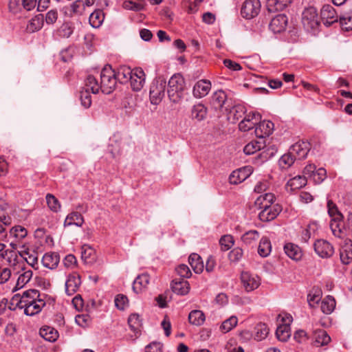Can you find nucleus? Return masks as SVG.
<instances>
[{"label": "nucleus", "instance_id": "79ce46f5", "mask_svg": "<svg viewBox=\"0 0 352 352\" xmlns=\"http://www.w3.org/2000/svg\"><path fill=\"white\" fill-rule=\"evenodd\" d=\"M339 21L342 29L346 31L352 30V9L340 15Z\"/></svg>", "mask_w": 352, "mask_h": 352}, {"label": "nucleus", "instance_id": "09e8293b", "mask_svg": "<svg viewBox=\"0 0 352 352\" xmlns=\"http://www.w3.org/2000/svg\"><path fill=\"white\" fill-rule=\"evenodd\" d=\"M269 333V329L264 323H258L255 327L254 339L261 341L265 339Z\"/></svg>", "mask_w": 352, "mask_h": 352}, {"label": "nucleus", "instance_id": "8fccbe9b", "mask_svg": "<svg viewBox=\"0 0 352 352\" xmlns=\"http://www.w3.org/2000/svg\"><path fill=\"white\" fill-rule=\"evenodd\" d=\"M259 232L257 230H252L244 233L241 236V240L244 243L250 245L254 243L259 238Z\"/></svg>", "mask_w": 352, "mask_h": 352}, {"label": "nucleus", "instance_id": "680f3d73", "mask_svg": "<svg viewBox=\"0 0 352 352\" xmlns=\"http://www.w3.org/2000/svg\"><path fill=\"white\" fill-rule=\"evenodd\" d=\"M91 93L85 89L80 91V98L81 104L85 108L89 107L91 104Z\"/></svg>", "mask_w": 352, "mask_h": 352}, {"label": "nucleus", "instance_id": "7c9ffc66", "mask_svg": "<svg viewBox=\"0 0 352 352\" xmlns=\"http://www.w3.org/2000/svg\"><path fill=\"white\" fill-rule=\"evenodd\" d=\"M133 69L127 66H120L116 72V76L118 81L120 83L128 82L133 75Z\"/></svg>", "mask_w": 352, "mask_h": 352}, {"label": "nucleus", "instance_id": "ddd939ff", "mask_svg": "<svg viewBox=\"0 0 352 352\" xmlns=\"http://www.w3.org/2000/svg\"><path fill=\"white\" fill-rule=\"evenodd\" d=\"M131 87L135 91H140L145 83V74L142 68L133 69V75L129 79Z\"/></svg>", "mask_w": 352, "mask_h": 352}, {"label": "nucleus", "instance_id": "72a5a7b5", "mask_svg": "<svg viewBox=\"0 0 352 352\" xmlns=\"http://www.w3.org/2000/svg\"><path fill=\"white\" fill-rule=\"evenodd\" d=\"M314 338L316 346L327 345L331 341L330 336L327 334V333L325 331L322 329L315 331Z\"/></svg>", "mask_w": 352, "mask_h": 352}, {"label": "nucleus", "instance_id": "774afa93", "mask_svg": "<svg viewBox=\"0 0 352 352\" xmlns=\"http://www.w3.org/2000/svg\"><path fill=\"white\" fill-rule=\"evenodd\" d=\"M162 344L153 342L148 344L145 348V352H162Z\"/></svg>", "mask_w": 352, "mask_h": 352}, {"label": "nucleus", "instance_id": "e433bc0d", "mask_svg": "<svg viewBox=\"0 0 352 352\" xmlns=\"http://www.w3.org/2000/svg\"><path fill=\"white\" fill-rule=\"evenodd\" d=\"M84 89L96 94L100 90V86L94 76L89 75L85 80Z\"/></svg>", "mask_w": 352, "mask_h": 352}, {"label": "nucleus", "instance_id": "473e14b6", "mask_svg": "<svg viewBox=\"0 0 352 352\" xmlns=\"http://www.w3.org/2000/svg\"><path fill=\"white\" fill-rule=\"evenodd\" d=\"M205 320V314L201 310H192L188 314V321L192 325L201 326L204 323Z\"/></svg>", "mask_w": 352, "mask_h": 352}, {"label": "nucleus", "instance_id": "1a4fd4ad", "mask_svg": "<svg viewBox=\"0 0 352 352\" xmlns=\"http://www.w3.org/2000/svg\"><path fill=\"white\" fill-rule=\"evenodd\" d=\"M261 119V116L259 113L250 112L245 114L244 118L239 122V129L241 131H248L253 129Z\"/></svg>", "mask_w": 352, "mask_h": 352}, {"label": "nucleus", "instance_id": "5701e85b", "mask_svg": "<svg viewBox=\"0 0 352 352\" xmlns=\"http://www.w3.org/2000/svg\"><path fill=\"white\" fill-rule=\"evenodd\" d=\"M150 283L149 275L146 273L140 274L137 276L133 283V291L138 294L147 288Z\"/></svg>", "mask_w": 352, "mask_h": 352}, {"label": "nucleus", "instance_id": "2f4dec72", "mask_svg": "<svg viewBox=\"0 0 352 352\" xmlns=\"http://www.w3.org/2000/svg\"><path fill=\"white\" fill-rule=\"evenodd\" d=\"M189 264L196 274L203 272L204 265L201 256L195 253L191 254L188 258Z\"/></svg>", "mask_w": 352, "mask_h": 352}, {"label": "nucleus", "instance_id": "6ab92c4d", "mask_svg": "<svg viewBox=\"0 0 352 352\" xmlns=\"http://www.w3.org/2000/svg\"><path fill=\"white\" fill-rule=\"evenodd\" d=\"M340 257L341 262L344 265L352 262V241L351 239L344 240L340 250Z\"/></svg>", "mask_w": 352, "mask_h": 352}, {"label": "nucleus", "instance_id": "2eb2a0df", "mask_svg": "<svg viewBox=\"0 0 352 352\" xmlns=\"http://www.w3.org/2000/svg\"><path fill=\"white\" fill-rule=\"evenodd\" d=\"M310 149V145L307 142H298L293 144L289 151L295 157L296 159H305Z\"/></svg>", "mask_w": 352, "mask_h": 352}, {"label": "nucleus", "instance_id": "a878e982", "mask_svg": "<svg viewBox=\"0 0 352 352\" xmlns=\"http://www.w3.org/2000/svg\"><path fill=\"white\" fill-rule=\"evenodd\" d=\"M19 254L32 267L38 269V256L34 251L27 248L24 250L19 252Z\"/></svg>", "mask_w": 352, "mask_h": 352}, {"label": "nucleus", "instance_id": "c85d7f7f", "mask_svg": "<svg viewBox=\"0 0 352 352\" xmlns=\"http://www.w3.org/2000/svg\"><path fill=\"white\" fill-rule=\"evenodd\" d=\"M284 251L290 258L295 261L300 260L302 256L300 248L292 243H286L284 245Z\"/></svg>", "mask_w": 352, "mask_h": 352}, {"label": "nucleus", "instance_id": "f257e3e1", "mask_svg": "<svg viewBox=\"0 0 352 352\" xmlns=\"http://www.w3.org/2000/svg\"><path fill=\"white\" fill-rule=\"evenodd\" d=\"M12 300L16 302V305L24 309L27 316H34L42 310L45 305V301L40 298L39 292L36 289H29L20 294H15Z\"/></svg>", "mask_w": 352, "mask_h": 352}, {"label": "nucleus", "instance_id": "c756f323", "mask_svg": "<svg viewBox=\"0 0 352 352\" xmlns=\"http://www.w3.org/2000/svg\"><path fill=\"white\" fill-rule=\"evenodd\" d=\"M84 219L81 214L78 212H72L69 214L65 219L64 226H76L81 227L83 224Z\"/></svg>", "mask_w": 352, "mask_h": 352}, {"label": "nucleus", "instance_id": "b1692460", "mask_svg": "<svg viewBox=\"0 0 352 352\" xmlns=\"http://www.w3.org/2000/svg\"><path fill=\"white\" fill-rule=\"evenodd\" d=\"M60 261V256L56 252L45 253L41 260L42 264L46 268L53 270L55 269Z\"/></svg>", "mask_w": 352, "mask_h": 352}, {"label": "nucleus", "instance_id": "cd10ccee", "mask_svg": "<svg viewBox=\"0 0 352 352\" xmlns=\"http://www.w3.org/2000/svg\"><path fill=\"white\" fill-rule=\"evenodd\" d=\"M190 113L192 120L200 122L206 118L208 109L203 104L198 103L192 106Z\"/></svg>", "mask_w": 352, "mask_h": 352}, {"label": "nucleus", "instance_id": "f8f14e48", "mask_svg": "<svg viewBox=\"0 0 352 352\" xmlns=\"http://www.w3.org/2000/svg\"><path fill=\"white\" fill-rule=\"evenodd\" d=\"M253 172L251 166H246L234 170L229 177L230 183L238 184L245 181Z\"/></svg>", "mask_w": 352, "mask_h": 352}, {"label": "nucleus", "instance_id": "338daca9", "mask_svg": "<svg viewBox=\"0 0 352 352\" xmlns=\"http://www.w3.org/2000/svg\"><path fill=\"white\" fill-rule=\"evenodd\" d=\"M243 250L239 248H234L230 253H229V258L232 262H237L239 261L243 256Z\"/></svg>", "mask_w": 352, "mask_h": 352}, {"label": "nucleus", "instance_id": "603ef678", "mask_svg": "<svg viewBox=\"0 0 352 352\" xmlns=\"http://www.w3.org/2000/svg\"><path fill=\"white\" fill-rule=\"evenodd\" d=\"M128 323L132 331L137 332L142 326L141 316L138 314H132L128 319Z\"/></svg>", "mask_w": 352, "mask_h": 352}, {"label": "nucleus", "instance_id": "ea45409f", "mask_svg": "<svg viewBox=\"0 0 352 352\" xmlns=\"http://www.w3.org/2000/svg\"><path fill=\"white\" fill-rule=\"evenodd\" d=\"M336 300L331 296H327L321 302V310L325 314H330L336 307Z\"/></svg>", "mask_w": 352, "mask_h": 352}, {"label": "nucleus", "instance_id": "393cba45", "mask_svg": "<svg viewBox=\"0 0 352 352\" xmlns=\"http://www.w3.org/2000/svg\"><path fill=\"white\" fill-rule=\"evenodd\" d=\"M293 0H267L266 7L270 12H276L283 10Z\"/></svg>", "mask_w": 352, "mask_h": 352}, {"label": "nucleus", "instance_id": "e2e57ef3", "mask_svg": "<svg viewBox=\"0 0 352 352\" xmlns=\"http://www.w3.org/2000/svg\"><path fill=\"white\" fill-rule=\"evenodd\" d=\"M175 271L177 274L182 278H189L192 274L189 267L185 264L179 265L175 268Z\"/></svg>", "mask_w": 352, "mask_h": 352}, {"label": "nucleus", "instance_id": "f3484780", "mask_svg": "<svg viewBox=\"0 0 352 352\" xmlns=\"http://www.w3.org/2000/svg\"><path fill=\"white\" fill-rule=\"evenodd\" d=\"M274 130V123L269 120L260 122L255 129V134L257 138L263 140L265 137L271 135Z\"/></svg>", "mask_w": 352, "mask_h": 352}, {"label": "nucleus", "instance_id": "6e6552de", "mask_svg": "<svg viewBox=\"0 0 352 352\" xmlns=\"http://www.w3.org/2000/svg\"><path fill=\"white\" fill-rule=\"evenodd\" d=\"M320 17L323 23L326 26H329L338 22L340 16H338L336 10L331 5L326 4L324 5L320 10Z\"/></svg>", "mask_w": 352, "mask_h": 352}, {"label": "nucleus", "instance_id": "864d4df0", "mask_svg": "<svg viewBox=\"0 0 352 352\" xmlns=\"http://www.w3.org/2000/svg\"><path fill=\"white\" fill-rule=\"evenodd\" d=\"M82 258L85 262H91L95 259V250L88 245H84L82 247Z\"/></svg>", "mask_w": 352, "mask_h": 352}, {"label": "nucleus", "instance_id": "c03bdc74", "mask_svg": "<svg viewBox=\"0 0 352 352\" xmlns=\"http://www.w3.org/2000/svg\"><path fill=\"white\" fill-rule=\"evenodd\" d=\"M276 335L281 342H286L290 337V327L287 324H279L276 329Z\"/></svg>", "mask_w": 352, "mask_h": 352}, {"label": "nucleus", "instance_id": "5fc2aeb1", "mask_svg": "<svg viewBox=\"0 0 352 352\" xmlns=\"http://www.w3.org/2000/svg\"><path fill=\"white\" fill-rule=\"evenodd\" d=\"M342 219H331L330 223L331 230L335 236L341 238L342 230V228L343 227Z\"/></svg>", "mask_w": 352, "mask_h": 352}, {"label": "nucleus", "instance_id": "9b49d317", "mask_svg": "<svg viewBox=\"0 0 352 352\" xmlns=\"http://www.w3.org/2000/svg\"><path fill=\"white\" fill-rule=\"evenodd\" d=\"M61 11L65 16L72 18L82 15L85 13V9L84 8L82 0H76L70 4L64 6Z\"/></svg>", "mask_w": 352, "mask_h": 352}, {"label": "nucleus", "instance_id": "bf43d9fd", "mask_svg": "<svg viewBox=\"0 0 352 352\" xmlns=\"http://www.w3.org/2000/svg\"><path fill=\"white\" fill-rule=\"evenodd\" d=\"M46 201L48 207L53 212H58L60 209V204L58 200L52 194H47L46 195Z\"/></svg>", "mask_w": 352, "mask_h": 352}, {"label": "nucleus", "instance_id": "13d9d810", "mask_svg": "<svg viewBox=\"0 0 352 352\" xmlns=\"http://www.w3.org/2000/svg\"><path fill=\"white\" fill-rule=\"evenodd\" d=\"M238 319L236 316H231L226 320L221 326V329L224 333L231 331L236 324Z\"/></svg>", "mask_w": 352, "mask_h": 352}, {"label": "nucleus", "instance_id": "7ed1b4c3", "mask_svg": "<svg viewBox=\"0 0 352 352\" xmlns=\"http://www.w3.org/2000/svg\"><path fill=\"white\" fill-rule=\"evenodd\" d=\"M116 72L110 65H106L100 72V90L106 94H111L117 84Z\"/></svg>", "mask_w": 352, "mask_h": 352}, {"label": "nucleus", "instance_id": "bb28decb", "mask_svg": "<svg viewBox=\"0 0 352 352\" xmlns=\"http://www.w3.org/2000/svg\"><path fill=\"white\" fill-rule=\"evenodd\" d=\"M275 200V196L274 194L268 192L263 195H261L255 200V206L258 209H263L272 206V204Z\"/></svg>", "mask_w": 352, "mask_h": 352}, {"label": "nucleus", "instance_id": "39448f33", "mask_svg": "<svg viewBox=\"0 0 352 352\" xmlns=\"http://www.w3.org/2000/svg\"><path fill=\"white\" fill-rule=\"evenodd\" d=\"M166 81L161 77L155 79L150 87L149 97L151 104H158L165 96Z\"/></svg>", "mask_w": 352, "mask_h": 352}, {"label": "nucleus", "instance_id": "4be33fe9", "mask_svg": "<svg viewBox=\"0 0 352 352\" xmlns=\"http://www.w3.org/2000/svg\"><path fill=\"white\" fill-rule=\"evenodd\" d=\"M21 269L23 271V273L18 277L16 285L12 289L13 292L23 288L32 278L33 272L32 270H25L23 265L21 266Z\"/></svg>", "mask_w": 352, "mask_h": 352}, {"label": "nucleus", "instance_id": "49530a36", "mask_svg": "<svg viewBox=\"0 0 352 352\" xmlns=\"http://www.w3.org/2000/svg\"><path fill=\"white\" fill-rule=\"evenodd\" d=\"M43 24V16H36L32 18L27 25V31L29 32H34L41 29Z\"/></svg>", "mask_w": 352, "mask_h": 352}, {"label": "nucleus", "instance_id": "4468645a", "mask_svg": "<svg viewBox=\"0 0 352 352\" xmlns=\"http://www.w3.org/2000/svg\"><path fill=\"white\" fill-rule=\"evenodd\" d=\"M81 285L80 276L74 272L67 276L65 282V292L68 296L74 295Z\"/></svg>", "mask_w": 352, "mask_h": 352}, {"label": "nucleus", "instance_id": "a19ab883", "mask_svg": "<svg viewBox=\"0 0 352 352\" xmlns=\"http://www.w3.org/2000/svg\"><path fill=\"white\" fill-rule=\"evenodd\" d=\"M226 98V94L222 90H218L212 97V103L215 109H221L225 104Z\"/></svg>", "mask_w": 352, "mask_h": 352}, {"label": "nucleus", "instance_id": "3c124183", "mask_svg": "<svg viewBox=\"0 0 352 352\" xmlns=\"http://www.w3.org/2000/svg\"><path fill=\"white\" fill-rule=\"evenodd\" d=\"M295 157L289 151V153L285 154L280 158L278 161L279 166L283 169H287L290 167L294 162Z\"/></svg>", "mask_w": 352, "mask_h": 352}, {"label": "nucleus", "instance_id": "a18cd8bd", "mask_svg": "<svg viewBox=\"0 0 352 352\" xmlns=\"http://www.w3.org/2000/svg\"><path fill=\"white\" fill-rule=\"evenodd\" d=\"M245 113V108L241 104L234 105L230 111L228 118L232 119L233 121L238 120Z\"/></svg>", "mask_w": 352, "mask_h": 352}, {"label": "nucleus", "instance_id": "a211bd4d", "mask_svg": "<svg viewBox=\"0 0 352 352\" xmlns=\"http://www.w3.org/2000/svg\"><path fill=\"white\" fill-rule=\"evenodd\" d=\"M258 214V218L261 221L267 222L274 219L281 211L278 205L272 206L268 208L261 209Z\"/></svg>", "mask_w": 352, "mask_h": 352}, {"label": "nucleus", "instance_id": "9d476101", "mask_svg": "<svg viewBox=\"0 0 352 352\" xmlns=\"http://www.w3.org/2000/svg\"><path fill=\"white\" fill-rule=\"evenodd\" d=\"M314 247L316 253L322 258H329L334 253L333 247L326 240H317L314 243Z\"/></svg>", "mask_w": 352, "mask_h": 352}, {"label": "nucleus", "instance_id": "69168bd1", "mask_svg": "<svg viewBox=\"0 0 352 352\" xmlns=\"http://www.w3.org/2000/svg\"><path fill=\"white\" fill-rule=\"evenodd\" d=\"M326 170L322 168H320L315 170L312 176V178L315 183L320 184L324 180V179L326 178Z\"/></svg>", "mask_w": 352, "mask_h": 352}, {"label": "nucleus", "instance_id": "4d7b16f0", "mask_svg": "<svg viewBox=\"0 0 352 352\" xmlns=\"http://www.w3.org/2000/svg\"><path fill=\"white\" fill-rule=\"evenodd\" d=\"M10 234L17 240H21L27 236L28 232L25 228L16 226L10 230Z\"/></svg>", "mask_w": 352, "mask_h": 352}, {"label": "nucleus", "instance_id": "423d86ee", "mask_svg": "<svg viewBox=\"0 0 352 352\" xmlns=\"http://www.w3.org/2000/svg\"><path fill=\"white\" fill-rule=\"evenodd\" d=\"M240 279L243 288L247 292L255 290L261 283V278L258 275L250 272H242Z\"/></svg>", "mask_w": 352, "mask_h": 352}, {"label": "nucleus", "instance_id": "20e7f679", "mask_svg": "<svg viewBox=\"0 0 352 352\" xmlns=\"http://www.w3.org/2000/svg\"><path fill=\"white\" fill-rule=\"evenodd\" d=\"M302 23L307 31H315L318 28L320 21L318 11L315 7L309 6L303 10Z\"/></svg>", "mask_w": 352, "mask_h": 352}, {"label": "nucleus", "instance_id": "f03ea898", "mask_svg": "<svg viewBox=\"0 0 352 352\" xmlns=\"http://www.w3.org/2000/svg\"><path fill=\"white\" fill-rule=\"evenodd\" d=\"M167 94L169 100L173 103L181 102L187 95L186 82L180 74L173 75L168 80Z\"/></svg>", "mask_w": 352, "mask_h": 352}, {"label": "nucleus", "instance_id": "f704fd0d", "mask_svg": "<svg viewBox=\"0 0 352 352\" xmlns=\"http://www.w3.org/2000/svg\"><path fill=\"white\" fill-rule=\"evenodd\" d=\"M265 146L264 140H254L246 144L243 148V152L246 155H252L256 151H260Z\"/></svg>", "mask_w": 352, "mask_h": 352}, {"label": "nucleus", "instance_id": "6e6d98bb", "mask_svg": "<svg viewBox=\"0 0 352 352\" xmlns=\"http://www.w3.org/2000/svg\"><path fill=\"white\" fill-rule=\"evenodd\" d=\"M328 213L332 219H342L343 216L339 212L337 206L331 200L327 201Z\"/></svg>", "mask_w": 352, "mask_h": 352}, {"label": "nucleus", "instance_id": "dca6fc26", "mask_svg": "<svg viewBox=\"0 0 352 352\" xmlns=\"http://www.w3.org/2000/svg\"><path fill=\"white\" fill-rule=\"evenodd\" d=\"M211 83L207 80L197 81L193 87L192 94L197 98H201L208 94Z\"/></svg>", "mask_w": 352, "mask_h": 352}, {"label": "nucleus", "instance_id": "37998d69", "mask_svg": "<svg viewBox=\"0 0 352 352\" xmlns=\"http://www.w3.org/2000/svg\"><path fill=\"white\" fill-rule=\"evenodd\" d=\"M40 335L50 342H54L58 338V332L50 327H42L40 329Z\"/></svg>", "mask_w": 352, "mask_h": 352}, {"label": "nucleus", "instance_id": "aec40b11", "mask_svg": "<svg viewBox=\"0 0 352 352\" xmlns=\"http://www.w3.org/2000/svg\"><path fill=\"white\" fill-rule=\"evenodd\" d=\"M287 23L286 15L280 14L274 16L270 23V29L274 33H280L285 30Z\"/></svg>", "mask_w": 352, "mask_h": 352}, {"label": "nucleus", "instance_id": "4c0bfd02", "mask_svg": "<svg viewBox=\"0 0 352 352\" xmlns=\"http://www.w3.org/2000/svg\"><path fill=\"white\" fill-rule=\"evenodd\" d=\"M272 245L269 239L265 236L262 237L258 247V254L262 257H266L270 255Z\"/></svg>", "mask_w": 352, "mask_h": 352}, {"label": "nucleus", "instance_id": "412c9836", "mask_svg": "<svg viewBox=\"0 0 352 352\" xmlns=\"http://www.w3.org/2000/svg\"><path fill=\"white\" fill-rule=\"evenodd\" d=\"M171 289L175 294L184 296L190 291V284L184 279H175L172 281Z\"/></svg>", "mask_w": 352, "mask_h": 352}, {"label": "nucleus", "instance_id": "0eeeda50", "mask_svg": "<svg viewBox=\"0 0 352 352\" xmlns=\"http://www.w3.org/2000/svg\"><path fill=\"white\" fill-rule=\"evenodd\" d=\"M261 8L259 0H245L241 7V16L247 19H253L258 14Z\"/></svg>", "mask_w": 352, "mask_h": 352}, {"label": "nucleus", "instance_id": "58836bf2", "mask_svg": "<svg viewBox=\"0 0 352 352\" xmlns=\"http://www.w3.org/2000/svg\"><path fill=\"white\" fill-rule=\"evenodd\" d=\"M104 19V14L102 10H96L93 12L89 16V23L90 25L95 28H99Z\"/></svg>", "mask_w": 352, "mask_h": 352}, {"label": "nucleus", "instance_id": "c9c22d12", "mask_svg": "<svg viewBox=\"0 0 352 352\" xmlns=\"http://www.w3.org/2000/svg\"><path fill=\"white\" fill-rule=\"evenodd\" d=\"M307 184V177L305 176L297 175L290 179L287 186L291 190H295L304 187Z\"/></svg>", "mask_w": 352, "mask_h": 352}, {"label": "nucleus", "instance_id": "052dcab7", "mask_svg": "<svg viewBox=\"0 0 352 352\" xmlns=\"http://www.w3.org/2000/svg\"><path fill=\"white\" fill-rule=\"evenodd\" d=\"M219 243L221 245V250L227 251L233 245L234 240L231 235H224L220 239Z\"/></svg>", "mask_w": 352, "mask_h": 352}, {"label": "nucleus", "instance_id": "0e129e2a", "mask_svg": "<svg viewBox=\"0 0 352 352\" xmlns=\"http://www.w3.org/2000/svg\"><path fill=\"white\" fill-rule=\"evenodd\" d=\"M9 9L14 14L21 12L23 9L22 0H10Z\"/></svg>", "mask_w": 352, "mask_h": 352}, {"label": "nucleus", "instance_id": "de8ad7c7", "mask_svg": "<svg viewBox=\"0 0 352 352\" xmlns=\"http://www.w3.org/2000/svg\"><path fill=\"white\" fill-rule=\"evenodd\" d=\"M145 5L146 3L144 0H138V2L125 1L123 3V8L128 10L138 12L144 10Z\"/></svg>", "mask_w": 352, "mask_h": 352}]
</instances>
